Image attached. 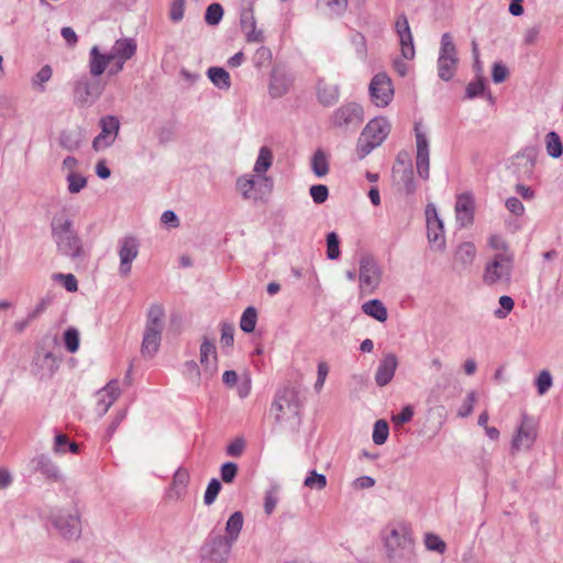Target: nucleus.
Returning a JSON list of instances; mask_svg holds the SVG:
<instances>
[{"instance_id": "nucleus-1", "label": "nucleus", "mask_w": 563, "mask_h": 563, "mask_svg": "<svg viewBox=\"0 0 563 563\" xmlns=\"http://www.w3.org/2000/svg\"><path fill=\"white\" fill-rule=\"evenodd\" d=\"M52 238L57 252L71 261H82L85 250L82 241L74 229V222L69 218L55 216L51 222Z\"/></svg>"}, {"instance_id": "nucleus-60", "label": "nucleus", "mask_w": 563, "mask_h": 563, "mask_svg": "<svg viewBox=\"0 0 563 563\" xmlns=\"http://www.w3.org/2000/svg\"><path fill=\"white\" fill-rule=\"evenodd\" d=\"M221 336L220 343L222 347H229L233 345L234 342V325L229 322H221Z\"/></svg>"}, {"instance_id": "nucleus-41", "label": "nucleus", "mask_w": 563, "mask_h": 563, "mask_svg": "<svg viewBox=\"0 0 563 563\" xmlns=\"http://www.w3.org/2000/svg\"><path fill=\"white\" fill-rule=\"evenodd\" d=\"M257 321V311L255 307L250 306L247 307L241 317L240 320V328L245 333H252L255 330Z\"/></svg>"}, {"instance_id": "nucleus-40", "label": "nucleus", "mask_w": 563, "mask_h": 563, "mask_svg": "<svg viewBox=\"0 0 563 563\" xmlns=\"http://www.w3.org/2000/svg\"><path fill=\"white\" fill-rule=\"evenodd\" d=\"M273 164V153L267 146H262L254 165V172L260 176L266 173Z\"/></svg>"}, {"instance_id": "nucleus-47", "label": "nucleus", "mask_w": 563, "mask_h": 563, "mask_svg": "<svg viewBox=\"0 0 563 563\" xmlns=\"http://www.w3.org/2000/svg\"><path fill=\"white\" fill-rule=\"evenodd\" d=\"M351 44L355 51L356 57L361 60H365L367 57V44L365 36L358 32L353 33L351 36Z\"/></svg>"}, {"instance_id": "nucleus-50", "label": "nucleus", "mask_w": 563, "mask_h": 563, "mask_svg": "<svg viewBox=\"0 0 563 563\" xmlns=\"http://www.w3.org/2000/svg\"><path fill=\"white\" fill-rule=\"evenodd\" d=\"M327 256L329 260L334 261L340 257V239L335 232L327 234Z\"/></svg>"}, {"instance_id": "nucleus-21", "label": "nucleus", "mask_w": 563, "mask_h": 563, "mask_svg": "<svg viewBox=\"0 0 563 563\" xmlns=\"http://www.w3.org/2000/svg\"><path fill=\"white\" fill-rule=\"evenodd\" d=\"M456 221L461 227H467L474 220V198L470 192L457 196L455 202Z\"/></svg>"}, {"instance_id": "nucleus-28", "label": "nucleus", "mask_w": 563, "mask_h": 563, "mask_svg": "<svg viewBox=\"0 0 563 563\" xmlns=\"http://www.w3.org/2000/svg\"><path fill=\"white\" fill-rule=\"evenodd\" d=\"M164 318V307L161 303H152L146 313V323L144 331H158L163 333Z\"/></svg>"}, {"instance_id": "nucleus-55", "label": "nucleus", "mask_w": 563, "mask_h": 563, "mask_svg": "<svg viewBox=\"0 0 563 563\" xmlns=\"http://www.w3.org/2000/svg\"><path fill=\"white\" fill-rule=\"evenodd\" d=\"M379 146L372 140L364 136V132H361V135L357 141L356 152L360 159L365 158L375 147Z\"/></svg>"}, {"instance_id": "nucleus-6", "label": "nucleus", "mask_w": 563, "mask_h": 563, "mask_svg": "<svg viewBox=\"0 0 563 563\" xmlns=\"http://www.w3.org/2000/svg\"><path fill=\"white\" fill-rule=\"evenodd\" d=\"M512 256L506 253L496 254L484 269L483 282L488 286L499 283L508 285L511 280Z\"/></svg>"}, {"instance_id": "nucleus-2", "label": "nucleus", "mask_w": 563, "mask_h": 563, "mask_svg": "<svg viewBox=\"0 0 563 563\" xmlns=\"http://www.w3.org/2000/svg\"><path fill=\"white\" fill-rule=\"evenodd\" d=\"M390 563H412L416 559L415 542L406 526L394 527L385 537Z\"/></svg>"}, {"instance_id": "nucleus-39", "label": "nucleus", "mask_w": 563, "mask_h": 563, "mask_svg": "<svg viewBox=\"0 0 563 563\" xmlns=\"http://www.w3.org/2000/svg\"><path fill=\"white\" fill-rule=\"evenodd\" d=\"M459 63V58H445L443 56H439L438 58V75L444 80L449 81L453 78L456 71V66Z\"/></svg>"}, {"instance_id": "nucleus-49", "label": "nucleus", "mask_w": 563, "mask_h": 563, "mask_svg": "<svg viewBox=\"0 0 563 563\" xmlns=\"http://www.w3.org/2000/svg\"><path fill=\"white\" fill-rule=\"evenodd\" d=\"M273 54L271 48L266 46L258 47L253 55V64L257 69L268 66L272 62Z\"/></svg>"}, {"instance_id": "nucleus-27", "label": "nucleus", "mask_w": 563, "mask_h": 563, "mask_svg": "<svg viewBox=\"0 0 563 563\" xmlns=\"http://www.w3.org/2000/svg\"><path fill=\"white\" fill-rule=\"evenodd\" d=\"M84 141V133L81 129L76 128L71 130H63L59 133L58 144L62 148L68 152L77 151Z\"/></svg>"}, {"instance_id": "nucleus-59", "label": "nucleus", "mask_w": 563, "mask_h": 563, "mask_svg": "<svg viewBox=\"0 0 563 563\" xmlns=\"http://www.w3.org/2000/svg\"><path fill=\"white\" fill-rule=\"evenodd\" d=\"M238 472H239V466L236 463L225 462L220 467L221 479L225 484H230L235 479Z\"/></svg>"}, {"instance_id": "nucleus-61", "label": "nucleus", "mask_w": 563, "mask_h": 563, "mask_svg": "<svg viewBox=\"0 0 563 563\" xmlns=\"http://www.w3.org/2000/svg\"><path fill=\"white\" fill-rule=\"evenodd\" d=\"M310 196L314 203L321 205L329 198V188L325 185H312L309 189Z\"/></svg>"}, {"instance_id": "nucleus-64", "label": "nucleus", "mask_w": 563, "mask_h": 563, "mask_svg": "<svg viewBox=\"0 0 563 563\" xmlns=\"http://www.w3.org/2000/svg\"><path fill=\"white\" fill-rule=\"evenodd\" d=\"M552 376L549 371H542L536 379V386L539 395H544L552 386Z\"/></svg>"}, {"instance_id": "nucleus-24", "label": "nucleus", "mask_w": 563, "mask_h": 563, "mask_svg": "<svg viewBox=\"0 0 563 563\" xmlns=\"http://www.w3.org/2000/svg\"><path fill=\"white\" fill-rule=\"evenodd\" d=\"M317 99L323 107H331L339 101L340 86L330 84L324 78H319L317 82Z\"/></svg>"}, {"instance_id": "nucleus-7", "label": "nucleus", "mask_w": 563, "mask_h": 563, "mask_svg": "<svg viewBox=\"0 0 563 563\" xmlns=\"http://www.w3.org/2000/svg\"><path fill=\"white\" fill-rule=\"evenodd\" d=\"M52 526L65 540H77L81 536V521L77 510L69 512L58 510L49 517Z\"/></svg>"}, {"instance_id": "nucleus-8", "label": "nucleus", "mask_w": 563, "mask_h": 563, "mask_svg": "<svg viewBox=\"0 0 563 563\" xmlns=\"http://www.w3.org/2000/svg\"><path fill=\"white\" fill-rule=\"evenodd\" d=\"M236 187L244 199L262 200L273 189V181L267 176L243 175L236 180Z\"/></svg>"}, {"instance_id": "nucleus-51", "label": "nucleus", "mask_w": 563, "mask_h": 563, "mask_svg": "<svg viewBox=\"0 0 563 563\" xmlns=\"http://www.w3.org/2000/svg\"><path fill=\"white\" fill-rule=\"evenodd\" d=\"M64 343H65L66 350L69 353L77 352L79 349V343H80L78 330L75 328H71V327L68 328L64 332Z\"/></svg>"}, {"instance_id": "nucleus-34", "label": "nucleus", "mask_w": 563, "mask_h": 563, "mask_svg": "<svg viewBox=\"0 0 563 563\" xmlns=\"http://www.w3.org/2000/svg\"><path fill=\"white\" fill-rule=\"evenodd\" d=\"M162 332L144 331L141 352L144 356L153 357L159 349Z\"/></svg>"}, {"instance_id": "nucleus-38", "label": "nucleus", "mask_w": 563, "mask_h": 563, "mask_svg": "<svg viewBox=\"0 0 563 563\" xmlns=\"http://www.w3.org/2000/svg\"><path fill=\"white\" fill-rule=\"evenodd\" d=\"M547 154L552 158H559L563 154V144L555 131H550L544 137Z\"/></svg>"}, {"instance_id": "nucleus-9", "label": "nucleus", "mask_w": 563, "mask_h": 563, "mask_svg": "<svg viewBox=\"0 0 563 563\" xmlns=\"http://www.w3.org/2000/svg\"><path fill=\"white\" fill-rule=\"evenodd\" d=\"M103 86L97 78L81 77L74 84V103L79 108L92 106L101 96Z\"/></svg>"}, {"instance_id": "nucleus-19", "label": "nucleus", "mask_w": 563, "mask_h": 563, "mask_svg": "<svg viewBox=\"0 0 563 563\" xmlns=\"http://www.w3.org/2000/svg\"><path fill=\"white\" fill-rule=\"evenodd\" d=\"M396 32L399 36L401 46V55L404 59H412L415 57V46L408 19L405 14H400L396 20Z\"/></svg>"}, {"instance_id": "nucleus-3", "label": "nucleus", "mask_w": 563, "mask_h": 563, "mask_svg": "<svg viewBox=\"0 0 563 563\" xmlns=\"http://www.w3.org/2000/svg\"><path fill=\"white\" fill-rule=\"evenodd\" d=\"M300 408L298 391L292 386H285L277 390L274 401L271 405V413L274 416L276 423L297 419L300 421Z\"/></svg>"}, {"instance_id": "nucleus-52", "label": "nucleus", "mask_w": 563, "mask_h": 563, "mask_svg": "<svg viewBox=\"0 0 563 563\" xmlns=\"http://www.w3.org/2000/svg\"><path fill=\"white\" fill-rule=\"evenodd\" d=\"M189 482V473L186 468L179 467L173 476V486L176 489V494L180 496Z\"/></svg>"}, {"instance_id": "nucleus-33", "label": "nucleus", "mask_w": 563, "mask_h": 563, "mask_svg": "<svg viewBox=\"0 0 563 563\" xmlns=\"http://www.w3.org/2000/svg\"><path fill=\"white\" fill-rule=\"evenodd\" d=\"M217 361L218 356L214 341L210 340L208 336H203L200 345V363L206 368L212 365V371H214Z\"/></svg>"}, {"instance_id": "nucleus-53", "label": "nucleus", "mask_w": 563, "mask_h": 563, "mask_svg": "<svg viewBox=\"0 0 563 563\" xmlns=\"http://www.w3.org/2000/svg\"><path fill=\"white\" fill-rule=\"evenodd\" d=\"M53 75L52 67L49 65L43 66L36 75L32 78V84L38 89L40 92L45 91L44 84L47 82Z\"/></svg>"}, {"instance_id": "nucleus-57", "label": "nucleus", "mask_w": 563, "mask_h": 563, "mask_svg": "<svg viewBox=\"0 0 563 563\" xmlns=\"http://www.w3.org/2000/svg\"><path fill=\"white\" fill-rule=\"evenodd\" d=\"M424 545L429 551L443 553L446 549L445 542L434 533H426Z\"/></svg>"}, {"instance_id": "nucleus-16", "label": "nucleus", "mask_w": 563, "mask_h": 563, "mask_svg": "<svg viewBox=\"0 0 563 563\" xmlns=\"http://www.w3.org/2000/svg\"><path fill=\"white\" fill-rule=\"evenodd\" d=\"M428 240L430 243H439V247L444 246V229L443 222L440 219L437 208L433 203H428L426 207Z\"/></svg>"}, {"instance_id": "nucleus-43", "label": "nucleus", "mask_w": 563, "mask_h": 563, "mask_svg": "<svg viewBox=\"0 0 563 563\" xmlns=\"http://www.w3.org/2000/svg\"><path fill=\"white\" fill-rule=\"evenodd\" d=\"M388 435H389V426H388L387 421H385L383 419L377 420L374 423L373 435H372L373 442L376 445H383L387 441Z\"/></svg>"}, {"instance_id": "nucleus-56", "label": "nucleus", "mask_w": 563, "mask_h": 563, "mask_svg": "<svg viewBox=\"0 0 563 563\" xmlns=\"http://www.w3.org/2000/svg\"><path fill=\"white\" fill-rule=\"evenodd\" d=\"M499 305L500 308L494 311V316L497 319H505L514 309L515 301L510 296L503 295L499 297Z\"/></svg>"}, {"instance_id": "nucleus-15", "label": "nucleus", "mask_w": 563, "mask_h": 563, "mask_svg": "<svg viewBox=\"0 0 563 563\" xmlns=\"http://www.w3.org/2000/svg\"><path fill=\"white\" fill-rule=\"evenodd\" d=\"M537 439V432L532 421L526 413L522 415V420L517 429V433L511 441V450L520 451L521 449L529 450Z\"/></svg>"}, {"instance_id": "nucleus-10", "label": "nucleus", "mask_w": 563, "mask_h": 563, "mask_svg": "<svg viewBox=\"0 0 563 563\" xmlns=\"http://www.w3.org/2000/svg\"><path fill=\"white\" fill-rule=\"evenodd\" d=\"M358 279L362 295H371L378 288L382 280V269L372 255H362Z\"/></svg>"}, {"instance_id": "nucleus-17", "label": "nucleus", "mask_w": 563, "mask_h": 563, "mask_svg": "<svg viewBox=\"0 0 563 563\" xmlns=\"http://www.w3.org/2000/svg\"><path fill=\"white\" fill-rule=\"evenodd\" d=\"M294 81L291 74L287 73L284 68L274 67L271 77L268 91L272 98H280L286 95Z\"/></svg>"}, {"instance_id": "nucleus-13", "label": "nucleus", "mask_w": 563, "mask_h": 563, "mask_svg": "<svg viewBox=\"0 0 563 563\" xmlns=\"http://www.w3.org/2000/svg\"><path fill=\"white\" fill-rule=\"evenodd\" d=\"M415 135L417 144L416 167L417 173L422 179L429 178L430 157L429 142L427 135L420 130L418 123L415 124Z\"/></svg>"}, {"instance_id": "nucleus-54", "label": "nucleus", "mask_w": 563, "mask_h": 563, "mask_svg": "<svg viewBox=\"0 0 563 563\" xmlns=\"http://www.w3.org/2000/svg\"><path fill=\"white\" fill-rule=\"evenodd\" d=\"M221 488H222L221 482L218 478H212L208 483L207 489L205 492L203 503L207 506L212 505L216 501L219 493L221 492Z\"/></svg>"}, {"instance_id": "nucleus-18", "label": "nucleus", "mask_w": 563, "mask_h": 563, "mask_svg": "<svg viewBox=\"0 0 563 563\" xmlns=\"http://www.w3.org/2000/svg\"><path fill=\"white\" fill-rule=\"evenodd\" d=\"M240 24L241 30L245 34V40L247 43L264 42L263 31L256 29V19L254 15V9L252 3L241 11Z\"/></svg>"}, {"instance_id": "nucleus-46", "label": "nucleus", "mask_w": 563, "mask_h": 563, "mask_svg": "<svg viewBox=\"0 0 563 563\" xmlns=\"http://www.w3.org/2000/svg\"><path fill=\"white\" fill-rule=\"evenodd\" d=\"M439 56H443L445 58H457L456 47L450 33H444L441 36Z\"/></svg>"}, {"instance_id": "nucleus-29", "label": "nucleus", "mask_w": 563, "mask_h": 563, "mask_svg": "<svg viewBox=\"0 0 563 563\" xmlns=\"http://www.w3.org/2000/svg\"><path fill=\"white\" fill-rule=\"evenodd\" d=\"M476 257V247L472 242L461 243L454 253V261L461 266V269H468Z\"/></svg>"}, {"instance_id": "nucleus-37", "label": "nucleus", "mask_w": 563, "mask_h": 563, "mask_svg": "<svg viewBox=\"0 0 563 563\" xmlns=\"http://www.w3.org/2000/svg\"><path fill=\"white\" fill-rule=\"evenodd\" d=\"M311 170L318 177H324L329 173V159L325 152L318 148L311 157Z\"/></svg>"}, {"instance_id": "nucleus-42", "label": "nucleus", "mask_w": 563, "mask_h": 563, "mask_svg": "<svg viewBox=\"0 0 563 563\" xmlns=\"http://www.w3.org/2000/svg\"><path fill=\"white\" fill-rule=\"evenodd\" d=\"M223 13L222 5L218 2H213L206 9L205 21L208 25L216 26L221 22Z\"/></svg>"}, {"instance_id": "nucleus-20", "label": "nucleus", "mask_w": 563, "mask_h": 563, "mask_svg": "<svg viewBox=\"0 0 563 563\" xmlns=\"http://www.w3.org/2000/svg\"><path fill=\"white\" fill-rule=\"evenodd\" d=\"M398 366V357L395 353L386 354L378 362V366L375 373V383L379 387L388 385L396 373Z\"/></svg>"}, {"instance_id": "nucleus-62", "label": "nucleus", "mask_w": 563, "mask_h": 563, "mask_svg": "<svg viewBox=\"0 0 563 563\" xmlns=\"http://www.w3.org/2000/svg\"><path fill=\"white\" fill-rule=\"evenodd\" d=\"M475 401H476V393L474 390L468 391L462 406L457 410V417H460V418L468 417L473 412Z\"/></svg>"}, {"instance_id": "nucleus-14", "label": "nucleus", "mask_w": 563, "mask_h": 563, "mask_svg": "<svg viewBox=\"0 0 563 563\" xmlns=\"http://www.w3.org/2000/svg\"><path fill=\"white\" fill-rule=\"evenodd\" d=\"M139 254V242L134 236H125L119 241V272L122 276L131 273L132 263Z\"/></svg>"}, {"instance_id": "nucleus-63", "label": "nucleus", "mask_w": 563, "mask_h": 563, "mask_svg": "<svg viewBox=\"0 0 563 563\" xmlns=\"http://www.w3.org/2000/svg\"><path fill=\"white\" fill-rule=\"evenodd\" d=\"M186 0H173L169 8V19L172 22L177 23L184 19Z\"/></svg>"}, {"instance_id": "nucleus-22", "label": "nucleus", "mask_w": 563, "mask_h": 563, "mask_svg": "<svg viewBox=\"0 0 563 563\" xmlns=\"http://www.w3.org/2000/svg\"><path fill=\"white\" fill-rule=\"evenodd\" d=\"M120 395V388L117 380H110L102 389L97 393L96 411L99 417L104 416L112 404Z\"/></svg>"}, {"instance_id": "nucleus-32", "label": "nucleus", "mask_w": 563, "mask_h": 563, "mask_svg": "<svg viewBox=\"0 0 563 563\" xmlns=\"http://www.w3.org/2000/svg\"><path fill=\"white\" fill-rule=\"evenodd\" d=\"M244 523V517L241 511L233 512L225 523V534L223 536L225 540L234 544L239 536L241 533V530L243 528Z\"/></svg>"}, {"instance_id": "nucleus-4", "label": "nucleus", "mask_w": 563, "mask_h": 563, "mask_svg": "<svg viewBox=\"0 0 563 563\" xmlns=\"http://www.w3.org/2000/svg\"><path fill=\"white\" fill-rule=\"evenodd\" d=\"M363 121V107L354 101L343 103L330 117L331 124L343 132L356 131Z\"/></svg>"}, {"instance_id": "nucleus-26", "label": "nucleus", "mask_w": 563, "mask_h": 563, "mask_svg": "<svg viewBox=\"0 0 563 563\" xmlns=\"http://www.w3.org/2000/svg\"><path fill=\"white\" fill-rule=\"evenodd\" d=\"M112 62L110 54H102L97 45L92 46L89 52V71L91 76L99 77L102 75Z\"/></svg>"}, {"instance_id": "nucleus-58", "label": "nucleus", "mask_w": 563, "mask_h": 563, "mask_svg": "<svg viewBox=\"0 0 563 563\" xmlns=\"http://www.w3.org/2000/svg\"><path fill=\"white\" fill-rule=\"evenodd\" d=\"M68 191L70 194H78L87 185V178L77 173H69L67 175Z\"/></svg>"}, {"instance_id": "nucleus-44", "label": "nucleus", "mask_w": 563, "mask_h": 563, "mask_svg": "<svg viewBox=\"0 0 563 563\" xmlns=\"http://www.w3.org/2000/svg\"><path fill=\"white\" fill-rule=\"evenodd\" d=\"M486 90V80L483 75L476 76V80L468 82L465 89V97L474 99L482 96Z\"/></svg>"}, {"instance_id": "nucleus-48", "label": "nucleus", "mask_w": 563, "mask_h": 563, "mask_svg": "<svg viewBox=\"0 0 563 563\" xmlns=\"http://www.w3.org/2000/svg\"><path fill=\"white\" fill-rule=\"evenodd\" d=\"M303 485L310 489L321 490L327 486V477L312 470L305 478Z\"/></svg>"}, {"instance_id": "nucleus-31", "label": "nucleus", "mask_w": 563, "mask_h": 563, "mask_svg": "<svg viewBox=\"0 0 563 563\" xmlns=\"http://www.w3.org/2000/svg\"><path fill=\"white\" fill-rule=\"evenodd\" d=\"M34 468L41 472L46 478L58 481L60 473L58 466L48 455L41 454L33 459Z\"/></svg>"}, {"instance_id": "nucleus-12", "label": "nucleus", "mask_w": 563, "mask_h": 563, "mask_svg": "<svg viewBox=\"0 0 563 563\" xmlns=\"http://www.w3.org/2000/svg\"><path fill=\"white\" fill-rule=\"evenodd\" d=\"M537 155L538 151L534 146L525 147L514 156L509 167L511 173L519 179L530 177L536 166Z\"/></svg>"}, {"instance_id": "nucleus-25", "label": "nucleus", "mask_w": 563, "mask_h": 563, "mask_svg": "<svg viewBox=\"0 0 563 563\" xmlns=\"http://www.w3.org/2000/svg\"><path fill=\"white\" fill-rule=\"evenodd\" d=\"M136 53V42L134 38L130 37H123L115 41L114 45L111 47V51L109 52L112 60L113 59H121V60H129L131 59Z\"/></svg>"}, {"instance_id": "nucleus-36", "label": "nucleus", "mask_w": 563, "mask_h": 563, "mask_svg": "<svg viewBox=\"0 0 563 563\" xmlns=\"http://www.w3.org/2000/svg\"><path fill=\"white\" fill-rule=\"evenodd\" d=\"M362 311L379 322H385L388 318L387 309L379 299H371L364 302Z\"/></svg>"}, {"instance_id": "nucleus-30", "label": "nucleus", "mask_w": 563, "mask_h": 563, "mask_svg": "<svg viewBox=\"0 0 563 563\" xmlns=\"http://www.w3.org/2000/svg\"><path fill=\"white\" fill-rule=\"evenodd\" d=\"M393 174L396 181L402 186V189L407 195L415 194L417 187L412 165H407L404 168L394 167Z\"/></svg>"}, {"instance_id": "nucleus-11", "label": "nucleus", "mask_w": 563, "mask_h": 563, "mask_svg": "<svg viewBox=\"0 0 563 563\" xmlns=\"http://www.w3.org/2000/svg\"><path fill=\"white\" fill-rule=\"evenodd\" d=\"M368 90L371 100L377 107H387L393 100V82L385 73H378L372 78Z\"/></svg>"}, {"instance_id": "nucleus-23", "label": "nucleus", "mask_w": 563, "mask_h": 563, "mask_svg": "<svg viewBox=\"0 0 563 563\" xmlns=\"http://www.w3.org/2000/svg\"><path fill=\"white\" fill-rule=\"evenodd\" d=\"M364 136L380 145L390 132V124L387 119L379 117L372 119L363 129Z\"/></svg>"}, {"instance_id": "nucleus-45", "label": "nucleus", "mask_w": 563, "mask_h": 563, "mask_svg": "<svg viewBox=\"0 0 563 563\" xmlns=\"http://www.w3.org/2000/svg\"><path fill=\"white\" fill-rule=\"evenodd\" d=\"M100 126H101V133L104 136L110 137V134L113 133L114 134L113 137L115 139V136L118 135L119 130H120V121L114 115H106V117L101 118Z\"/></svg>"}, {"instance_id": "nucleus-5", "label": "nucleus", "mask_w": 563, "mask_h": 563, "mask_svg": "<svg viewBox=\"0 0 563 563\" xmlns=\"http://www.w3.org/2000/svg\"><path fill=\"white\" fill-rule=\"evenodd\" d=\"M233 544L222 534L210 532L200 548L202 563H228Z\"/></svg>"}, {"instance_id": "nucleus-35", "label": "nucleus", "mask_w": 563, "mask_h": 563, "mask_svg": "<svg viewBox=\"0 0 563 563\" xmlns=\"http://www.w3.org/2000/svg\"><path fill=\"white\" fill-rule=\"evenodd\" d=\"M207 76L218 89L229 90L231 88L230 74L223 67H210L207 70Z\"/></svg>"}]
</instances>
